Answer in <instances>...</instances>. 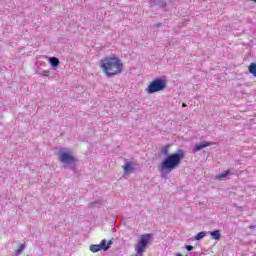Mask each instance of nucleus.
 <instances>
[{
    "instance_id": "1",
    "label": "nucleus",
    "mask_w": 256,
    "mask_h": 256,
    "mask_svg": "<svg viewBox=\"0 0 256 256\" xmlns=\"http://www.w3.org/2000/svg\"><path fill=\"white\" fill-rule=\"evenodd\" d=\"M100 69L106 77H115L123 72V62L117 57H105L100 60Z\"/></svg>"
},
{
    "instance_id": "2",
    "label": "nucleus",
    "mask_w": 256,
    "mask_h": 256,
    "mask_svg": "<svg viewBox=\"0 0 256 256\" xmlns=\"http://www.w3.org/2000/svg\"><path fill=\"white\" fill-rule=\"evenodd\" d=\"M183 157H185L183 151L168 155L159 166L160 173H162V175H167L168 173H171V171H173L174 169H177L181 165Z\"/></svg>"
},
{
    "instance_id": "3",
    "label": "nucleus",
    "mask_w": 256,
    "mask_h": 256,
    "mask_svg": "<svg viewBox=\"0 0 256 256\" xmlns=\"http://www.w3.org/2000/svg\"><path fill=\"white\" fill-rule=\"evenodd\" d=\"M167 87V81L161 78L154 79L146 88L149 95L153 93H159V91H164Z\"/></svg>"
},
{
    "instance_id": "4",
    "label": "nucleus",
    "mask_w": 256,
    "mask_h": 256,
    "mask_svg": "<svg viewBox=\"0 0 256 256\" xmlns=\"http://www.w3.org/2000/svg\"><path fill=\"white\" fill-rule=\"evenodd\" d=\"M151 237H153V235L151 234H144L140 236V240L138 241V244L135 248L137 255L143 256V253H145L147 245H149L151 241Z\"/></svg>"
},
{
    "instance_id": "5",
    "label": "nucleus",
    "mask_w": 256,
    "mask_h": 256,
    "mask_svg": "<svg viewBox=\"0 0 256 256\" xmlns=\"http://www.w3.org/2000/svg\"><path fill=\"white\" fill-rule=\"evenodd\" d=\"M59 161L65 165H74L76 159L70 152L61 151L59 154Z\"/></svg>"
},
{
    "instance_id": "6",
    "label": "nucleus",
    "mask_w": 256,
    "mask_h": 256,
    "mask_svg": "<svg viewBox=\"0 0 256 256\" xmlns=\"http://www.w3.org/2000/svg\"><path fill=\"white\" fill-rule=\"evenodd\" d=\"M211 145H215V143L209 141L201 142L194 147V153H197V151H201V149H205V147H211Z\"/></svg>"
},
{
    "instance_id": "7",
    "label": "nucleus",
    "mask_w": 256,
    "mask_h": 256,
    "mask_svg": "<svg viewBox=\"0 0 256 256\" xmlns=\"http://www.w3.org/2000/svg\"><path fill=\"white\" fill-rule=\"evenodd\" d=\"M100 249L102 251H109V249L111 248V245H113V241L109 240L107 242V240L103 239L101 242H100Z\"/></svg>"
},
{
    "instance_id": "8",
    "label": "nucleus",
    "mask_w": 256,
    "mask_h": 256,
    "mask_svg": "<svg viewBox=\"0 0 256 256\" xmlns=\"http://www.w3.org/2000/svg\"><path fill=\"white\" fill-rule=\"evenodd\" d=\"M135 162H126L125 165L123 166L124 169V173L128 174V173H133L134 171V167H135Z\"/></svg>"
},
{
    "instance_id": "9",
    "label": "nucleus",
    "mask_w": 256,
    "mask_h": 256,
    "mask_svg": "<svg viewBox=\"0 0 256 256\" xmlns=\"http://www.w3.org/2000/svg\"><path fill=\"white\" fill-rule=\"evenodd\" d=\"M170 153H171V145L170 144H166L160 149V155L169 157V155H171Z\"/></svg>"
},
{
    "instance_id": "10",
    "label": "nucleus",
    "mask_w": 256,
    "mask_h": 256,
    "mask_svg": "<svg viewBox=\"0 0 256 256\" xmlns=\"http://www.w3.org/2000/svg\"><path fill=\"white\" fill-rule=\"evenodd\" d=\"M248 71L253 77H256V63H251L248 67Z\"/></svg>"
},
{
    "instance_id": "11",
    "label": "nucleus",
    "mask_w": 256,
    "mask_h": 256,
    "mask_svg": "<svg viewBox=\"0 0 256 256\" xmlns=\"http://www.w3.org/2000/svg\"><path fill=\"white\" fill-rule=\"evenodd\" d=\"M210 236L212 239H214L215 241H219V239H221V234L219 233V231L215 230V231H212L210 233Z\"/></svg>"
},
{
    "instance_id": "12",
    "label": "nucleus",
    "mask_w": 256,
    "mask_h": 256,
    "mask_svg": "<svg viewBox=\"0 0 256 256\" xmlns=\"http://www.w3.org/2000/svg\"><path fill=\"white\" fill-rule=\"evenodd\" d=\"M90 251L92 253H98V251H102L100 244H92V245H90Z\"/></svg>"
},
{
    "instance_id": "13",
    "label": "nucleus",
    "mask_w": 256,
    "mask_h": 256,
    "mask_svg": "<svg viewBox=\"0 0 256 256\" xmlns=\"http://www.w3.org/2000/svg\"><path fill=\"white\" fill-rule=\"evenodd\" d=\"M50 64L52 65V67H59V58L57 57L50 58Z\"/></svg>"
},
{
    "instance_id": "14",
    "label": "nucleus",
    "mask_w": 256,
    "mask_h": 256,
    "mask_svg": "<svg viewBox=\"0 0 256 256\" xmlns=\"http://www.w3.org/2000/svg\"><path fill=\"white\" fill-rule=\"evenodd\" d=\"M25 250V244H20L16 249V255H21Z\"/></svg>"
},
{
    "instance_id": "15",
    "label": "nucleus",
    "mask_w": 256,
    "mask_h": 256,
    "mask_svg": "<svg viewBox=\"0 0 256 256\" xmlns=\"http://www.w3.org/2000/svg\"><path fill=\"white\" fill-rule=\"evenodd\" d=\"M205 235H207V233H205V232H199V233L195 236V240H196V241H201V239H203V237H205Z\"/></svg>"
},
{
    "instance_id": "16",
    "label": "nucleus",
    "mask_w": 256,
    "mask_h": 256,
    "mask_svg": "<svg viewBox=\"0 0 256 256\" xmlns=\"http://www.w3.org/2000/svg\"><path fill=\"white\" fill-rule=\"evenodd\" d=\"M227 175H229V170H226L225 172H223L220 175L216 176V179H225V177H227Z\"/></svg>"
},
{
    "instance_id": "17",
    "label": "nucleus",
    "mask_w": 256,
    "mask_h": 256,
    "mask_svg": "<svg viewBox=\"0 0 256 256\" xmlns=\"http://www.w3.org/2000/svg\"><path fill=\"white\" fill-rule=\"evenodd\" d=\"M186 249H187V251H193V246L187 245V246H186Z\"/></svg>"
},
{
    "instance_id": "18",
    "label": "nucleus",
    "mask_w": 256,
    "mask_h": 256,
    "mask_svg": "<svg viewBox=\"0 0 256 256\" xmlns=\"http://www.w3.org/2000/svg\"><path fill=\"white\" fill-rule=\"evenodd\" d=\"M42 75H44V77H49V71L42 72Z\"/></svg>"
},
{
    "instance_id": "19",
    "label": "nucleus",
    "mask_w": 256,
    "mask_h": 256,
    "mask_svg": "<svg viewBox=\"0 0 256 256\" xmlns=\"http://www.w3.org/2000/svg\"><path fill=\"white\" fill-rule=\"evenodd\" d=\"M182 107H187V104L183 103V104H182Z\"/></svg>"
},
{
    "instance_id": "20",
    "label": "nucleus",
    "mask_w": 256,
    "mask_h": 256,
    "mask_svg": "<svg viewBox=\"0 0 256 256\" xmlns=\"http://www.w3.org/2000/svg\"><path fill=\"white\" fill-rule=\"evenodd\" d=\"M252 1H254V3H256V0H252Z\"/></svg>"
}]
</instances>
